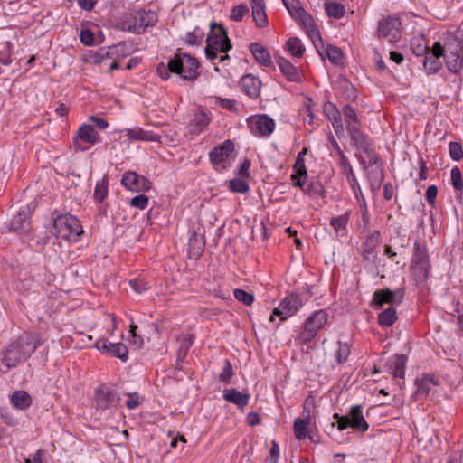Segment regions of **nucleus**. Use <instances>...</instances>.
<instances>
[{
	"mask_svg": "<svg viewBox=\"0 0 463 463\" xmlns=\"http://www.w3.org/2000/svg\"><path fill=\"white\" fill-rule=\"evenodd\" d=\"M325 9L328 16L335 19H340L345 15V6L337 2H326L325 3Z\"/></svg>",
	"mask_w": 463,
	"mask_h": 463,
	"instance_id": "nucleus-50",
	"label": "nucleus"
},
{
	"mask_svg": "<svg viewBox=\"0 0 463 463\" xmlns=\"http://www.w3.org/2000/svg\"><path fill=\"white\" fill-rule=\"evenodd\" d=\"M327 320L328 313L324 309H320L312 313L305 320L304 326L309 329H312L313 333L317 335V333L325 326V325L327 323Z\"/></svg>",
	"mask_w": 463,
	"mask_h": 463,
	"instance_id": "nucleus-29",
	"label": "nucleus"
},
{
	"mask_svg": "<svg viewBox=\"0 0 463 463\" xmlns=\"http://www.w3.org/2000/svg\"><path fill=\"white\" fill-rule=\"evenodd\" d=\"M439 379L433 374H423L415 380L416 391L412 394L411 398L414 400L425 399L432 386L439 385Z\"/></svg>",
	"mask_w": 463,
	"mask_h": 463,
	"instance_id": "nucleus-19",
	"label": "nucleus"
},
{
	"mask_svg": "<svg viewBox=\"0 0 463 463\" xmlns=\"http://www.w3.org/2000/svg\"><path fill=\"white\" fill-rule=\"evenodd\" d=\"M235 298L243 303L246 306H250L254 301V296L251 293H249L241 288H237L234 290Z\"/></svg>",
	"mask_w": 463,
	"mask_h": 463,
	"instance_id": "nucleus-60",
	"label": "nucleus"
},
{
	"mask_svg": "<svg viewBox=\"0 0 463 463\" xmlns=\"http://www.w3.org/2000/svg\"><path fill=\"white\" fill-rule=\"evenodd\" d=\"M338 349L336 352V361L338 364H342L345 363L350 354V345L347 343H343L341 341L337 342Z\"/></svg>",
	"mask_w": 463,
	"mask_h": 463,
	"instance_id": "nucleus-58",
	"label": "nucleus"
},
{
	"mask_svg": "<svg viewBox=\"0 0 463 463\" xmlns=\"http://www.w3.org/2000/svg\"><path fill=\"white\" fill-rule=\"evenodd\" d=\"M403 241V238L399 236L391 238L389 244L385 246V254H387L390 258L402 256L405 253Z\"/></svg>",
	"mask_w": 463,
	"mask_h": 463,
	"instance_id": "nucleus-42",
	"label": "nucleus"
},
{
	"mask_svg": "<svg viewBox=\"0 0 463 463\" xmlns=\"http://www.w3.org/2000/svg\"><path fill=\"white\" fill-rule=\"evenodd\" d=\"M441 57H435L432 55V47L430 52L420 58V61L422 63L423 68L428 75L438 73L441 68L442 63L439 61Z\"/></svg>",
	"mask_w": 463,
	"mask_h": 463,
	"instance_id": "nucleus-36",
	"label": "nucleus"
},
{
	"mask_svg": "<svg viewBox=\"0 0 463 463\" xmlns=\"http://www.w3.org/2000/svg\"><path fill=\"white\" fill-rule=\"evenodd\" d=\"M363 162L367 164L365 165V172L372 191L379 190L384 178L382 159L374 152L365 156V160Z\"/></svg>",
	"mask_w": 463,
	"mask_h": 463,
	"instance_id": "nucleus-8",
	"label": "nucleus"
},
{
	"mask_svg": "<svg viewBox=\"0 0 463 463\" xmlns=\"http://www.w3.org/2000/svg\"><path fill=\"white\" fill-rule=\"evenodd\" d=\"M206 109H198L194 111L192 119L187 125L188 134L191 136L200 135L209 125L211 118Z\"/></svg>",
	"mask_w": 463,
	"mask_h": 463,
	"instance_id": "nucleus-18",
	"label": "nucleus"
},
{
	"mask_svg": "<svg viewBox=\"0 0 463 463\" xmlns=\"http://www.w3.org/2000/svg\"><path fill=\"white\" fill-rule=\"evenodd\" d=\"M222 398L237 406L241 411L248 405L250 401V394L248 392H241L236 388H230L223 391Z\"/></svg>",
	"mask_w": 463,
	"mask_h": 463,
	"instance_id": "nucleus-27",
	"label": "nucleus"
},
{
	"mask_svg": "<svg viewBox=\"0 0 463 463\" xmlns=\"http://www.w3.org/2000/svg\"><path fill=\"white\" fill-rule=\"evenodd\" d=\"M301 190L305 194H308L309 196H314V197H324L325 196L324 185L318 180L309 182L306 187L304 184L303 188H301Z\"/></svg>",
	"mask_w": 463,
	"mask_h": 463,
	"instance_id": "nucleus-48",
	"label": "nucleus"
},
{
	"mask_svg": "<svg viewBox=\"0 0 463 463\" xmlns=\"http://www.w3.org/2000/svg\"><path fill=\"white\" fill-rule=\"evenodd\" d=\"M125 133V136L128 137L130 142L133 141H153L159 142L160 135L156 134L152 131L144 130L141 128H125L122 130Z\"/></svg>",
	"mask_w": 463,
	"mask_h": 463,
	"instance_id": "nucleus-26",
	"label": "nucleus"
},
{
	"mask_svg": "<svg viewBox=\"0 0 463 463\" xmlns=\"http://www.w3.org/2000/svg\"><path fill=\"white\" fill-rule=\"evenodd\" d=\"M157 14L153 11H136L126 14L119 22V27L123 31L134 33H142L149 26L155 25Z\"/></svg>",
	"mask_w": 463,
	"mask_h": 463,
	"instance_id": "nucleus-5",
	"label": "nucleus"
},
{
	"mask_svg": "<svg viewBox=\"0 0 463 463\" xmlns=\"http://www.w3.org/2000/svg\"><path fill=\"white\" fill-rule=\"evenodd\" d=\"M109 176L104 175L103 177L99 180L95 185L93 199L99 204V211L103 213L107 211V204L104 203L108 193H109Z\"/></svg>",
	"mask_w": 463,
	"mask_h": 463,
	"instance_id": "nucleus-28",
	"label": "nucleus"
},
{
	"mask_svg": "<svg viewBox=\"0 0 463 463\" xmlns=\"http://www.w3.org/2000/svg\"><path fill=\"white\" fill-rule=\"evenodd\" d=\"M328 60L334 64H340L343 60V52L339 47L334 45H327L326 49Z\"/></svg>",
	"mask_w": 463,
	"mask_h": 463,
	"instance_id": "nucleus-53",
	"label": "nucleus"
},
{
	"mask_svg": "<svg viewBox=\"0 0 463 463\" xmlns=\"http://www.w3.org/2000/svg\"><path fill=\"white\" fill-rule=\"evenodd\" d=\"M410 48L412 54L420 59L430 52V49L427 45V39L423 34L412 37L410 41Z\"/></svg>",
	"mask_w": 463,
	"mask_h": 463,
	"instance_id": "nucleus-39",
	"label": "nucleus"
},
{
	"mask_svg": "<svg viewBox=\"0 0 463 463\" xmlns=\"http://www.w3.org/2000/svg\"><path fill=\"white\" fill-rule=\"evenodd\" d=\"M379 38H388L390 43H396L402 37V22L398 17L389 16L380 21L377 28Z\"/></svg>",
	"mask_w": 463,
	"mask_h": 463,
	"instance_id": "nucleus-11",
	"label": "nucleus"
},
{
	"mask_svg": "<svg viewBox=\"0 0 463 463\" xmlns=\"http://www.w3.org/2000/svg\"><path fill=\"white\" fill-rule=\"evenodd\" d=\"M230 190L233 193L246 194L249 192L250 187L248 183L243 179L234 178L229 183Z\"/></svg>",
	"mask_w": 463,
	"mask_h": 463,
	"instance_id": "nucleus-57",
	"label": "nucleus"
},
{
	"mask_svg": "<svg viewBox=\"0 0 463 463\" xmlns=\"http://www.w3.org/2000/svg\"><path fill=\"white\" fill-rule=\"evenodd\" d=\"M252 16L256 25L259 28L266 27L269 24L265 11L264 3L251 4Z\"/></svg>",
	"mask_w": 463,
	"mask_h": 463,
	"instance_id": "nucleus-43",
	"label": "nucleus"
},
{
	"mask_svg": "<svg viewBox=\"0 0 463 463\" xmlns=\"http://www.w3.org/2000/svg\"><path fill=\"white\" fill-rule=\"evenodd\" d=\"M396 320V310L392 307H387L378 315V323L382 326L389 327L392 326Z\"/></svg>",
	"mask_w": 463,
	"mask_h": 463,
	"instance_id": "nucleus-47",
	"label": "nucleus"
},
{
	"mask_svg": "<svg viewBox=\"0 0 463 463\" xmlns=\"http://www.w3.org/2000/svg\"><path fill=\"white\" fill-rule=\"evenodd\" d=\"M45 340L38 333L25 332L6 345L0 353V360L6 370L25 362Z\"/></svg>",
	"mask_w": 463,
	"mask_h": 463,
	"instance_id": "nucleus-1",
	"label": "nucleus"
},
{
	"mask_svg": "<svg viewBox=\"0 0 463 463\" xmlns=\"http://www.w3.org/2000/svg\"><path fill=\"white\" fill-rule=\"evenodd\" d=\"M234 151V144L232 140H225L219 146L214 147L209 153V159L212 165L216 168V166L224 162Z\"/></svg>",
	"mask_w": 463,
	"mask_h": 463,
	"instance_id": "nucleus-22",
	"label": "nucleus"
},
{
	"mask_svg": "<svg viewBox=\"0 0 463 463\" xmlns=\"http://www.w3.org/2000/svg\"><path fill=\"white\" fill-rule=\"evenodd\" d=\"M449 157L453 161H460L463 158V146L462 144L456 141L449 143Z\"/></svg>",
	"mask_w": 463,
	"mask_h": 463,
	"instance_id": "nucleus-56",
	"label": "nucleus"
},
{
	"mask_svg": "<svg viewBox=\"0 0 463 463\" xmlns=\"http://www.w3.org/2000/svg\"><path fill=\"white\" fill-rule=\"evenodd\" d=\"M286 47L288 51L296 58L302 57L305 52V47L302 44L300 39L298 37L289 38L286 43Z\"/></svg>",
	"mask_w": 463,
	"mask_h": 463,
	"instance_id": "nucleus-49",
	"label": "nucleus"
},
{
	"mask_svg": "<svg viewBox=\"0 0 463 463\" xmlns=\"http://www.w3.org/2000/svg\"><path fill=\"white\" fill-rule=\"evenodd\" d=\"M290 16L303 27L313 28V17L301 5L298 0H282Z\"/></svg>",
	"mask_w": 463,
	"mask_h": 463,
	"instance_id": "nucleus-15",
	"label": "nucleus"
},
{
	"mask_svg": "<svg viewBox=\"0 0 463 463\" xmlns=\"http://www.w3.org/2000/svg\"><path fill=\"white\" fill-rule=\"evenodd\" d=\"M249 49L258 63L265 67H271L273 65L269 52L261 43H250Z\"/></svg>",
	"mask_w": 463,
	"mask_h": 463,
	"instance_id": "nucleus-31",
	"label": "nucleus"
},
{
	"mask_svg": "<svg viewBox=\"0 0 463 463\" xmlns=\"http://www.w3.org/2000/svg\"><path fill=\"white\" fill-rule=\"evenodd\" d=\"M448 71L453 74H459L463 68V51L460 52L442 56Z\"/></svg>",
	"mask_w": 463,
	"mask_h": 463,
	"instance_id": "nucleus-40",
	"label": "nucleus"
},
{
	"mask_svg": "<svg viewBox=\"0 0 463 463\" xmlns=\"http://www.w3.org/2000/svg\"><path fill=\"white\" fill-rule=\"evenodd\" d=\"M188 246L190 256L194 259H199L204 250L203 238L194 232L189 239Z\"/></svg>",
	"mask_w": 463,
	"mask_h": 463,
	"instance_id": "nucleus-41",
	"label": "nucleus"
},
{
	"mask_svg": "<svg viewBox=\"0 0 463 463\" xmlns=\"http://www.w3.org/2000/svg\"><path fill=\"white\" fill-rule=\"evenodd\" d=\"M51 232L57 238L78 241L83 234L80 222L71 214H61L53 220V227Z\"/></svg>",
	"mask_w": 463,
	"mask_h": 463,
	"instance_id": "nucleus-3",
	"label": "nucleus"
},
{
	"mask_svg": "<svg viewBox=\"0 0 463 463\" xmlns=\"http://www.w3.org/2000/svg\"><path fill=\"white\" fill-rule=\"evenodd\" d=\"M277 64L281 73L286 77L288 81L299 82L301 81V75L298 69L288 60L282 57L277 59Z\"/></svg>",
	"mask_w": 463,
	"mask_h": 463,
	"instance_id": "nucleus-32",
	"label": "nucleus"
},
{
	"mask_svg": "<svg viewBox=\"0 0 463 463\" xmlns=\"http://www.w3.org/2000/svg\"><path fill=\"white\" fill-rule=\"evenodd\" d=\"M250 128L252 132L256 130L260 136L268 137L273 132L275 122L269 116L261 115L255 120L254 125L251 124Z\"/></svg>",
	"mask_w": 463,
	"mask_h": 463,
	"instance_id": "nucleus-33",
	"label": "nucleus"
},
{
	"mask_svg": "<svg viewBox=\"0 0 463 463\" xmlns=\"http://www.w3.org/2000/svg\"><path fill=\"white\" fill-rule=\"evenodd\" d=\"M124 51L125 43H118L107 48H99L97 52H90L87 61L90 63L99 65L106 63L109 59H114L116 55L118 57H125Z\"/></svg>",
	"mask_w": 463,
	"mask_h": 463,
	"instance_id": "nucleus-13",
	"label": "nucleus"
},
{
	"mask_svg": "<svg viewBox=\"0 0 463 463\" xmlns=\"http://www.w3.org/2000/svg\"><path fill=\"white\" fill-rule=\"evenodd\" d=\"M80 40L85 46H91L94 44V33L90 29H82L80 34Z\"/></svg>",
	"mask_w": 463,
	"mask_h": 463,
	"instance_id": "nucleus-64",
	"label": "nucleus"
},
{
	"mask_svg": "<svg viewBox=\"0 0 463 463\" xmlns=\"http://www.w3.org/2000/svg\"><path fill=\"white\" fill-rule=\"evenodd\" d=\"M8 230L17 234H27L31 231L30 218L24 211H21L10 222Z\"/></svg>",
	"mask_w": 463,
	"mask_h": 463,
	"instance_id": "nucleus-25",
	"label": "nucleus"
},
{
	"mask_svg": "<svg viewBox=\"0 0 463 463\" xmlns=\"http://www.w3.org/2000/svg\"><path fill=\"white\" fill-rule=\"evenodd\" d=\"M380 233L374 232L368 236L362 245V258L364 261L374 263L377 259V252L375 247L378 243Z\"/></svg>",
	"mask_w": 463,
	"mask_h": 463,
	"instance_id": "nucleus-24",
	"label": "nucleus"
},
{
	"mask_svg": "<svg viewBox=\"0 0 463 463\" xmlns=\"http://www.w3.org/2000/svg\"><path fill=\"white\" fill-rule=\"evenodd\" d=\"M346 130L355 147L364 152L365 156L375 152L369 137L360 130L359 126H356L355 124H347Z\"/></svg>",
	"mask_w": 463,
	"mask_h": 463,
	"instance_id": "nucleus-17",
	"label": "nucleus"
},
{
	"mask_svg": "<svg viewBox=\"0 0 463 463\" xmlns=\"http://www.w3.org/2000/svg\"><path fill=\"white\" fill-rule=\"evenodd\" d=\"M120 183L127 190L136 193L146 192L152 186V183L146 176L133 171L126 172Z\"/></svg>",
	"mask_w": 463,
	"mask_h": 463,
	"instance_id": "nucleus-14",
	"label": "nucleus"
},
{
	"mask_svg": "<svg viewBox=\"0 0 463 463\" xmlns=\"http://www.w3.org/2000/svg\"><path fill=\"white\" fill-rule=\"evenodd\" d=\"M204 33L199 28H195L185 34V43L189 45H200L203 40Z\"/></svg>",
	"mask_w": 463,
	"mask_h": 463,
	"instance_id": "nucleus-54",
	"label": "nucleus"
},
{
	"mask_svg": "<svg viewBox=\"0 0 463 463\" xmlns=\"http://www.w3.org/2000/svg\"><path fill=\"white\" fill-rule=\"evenodd\" d=\"M387 371L396 378L403 379L405 375V355L394 354L386 362Z\"/></svg>",
	"mask_w": 463,
	"mask_h": 463,
	"instance_id": "nucleus-30",
	"label": "nucleus"
},
{
	"mask_svg": "<svg viewBox=\"0 0 463 463\" xmlns=\"http://www.w3.org/2000/svg\"><path fill=\"white\" fill-rule=\"evenodd\" d=\"M302 306L303 302L297 293H290L280 301L278 307L273 309L269 320L274 321L277 316L283 322L297 314Z\"/></svg>",
	"mask_w": 463,
	"mask_h": 463,
	"instance_id": "nucleus-9",
	"label": "nucleus"
},
{
	"mask_svg": "<svg viewBox=\"0 0 463 463\" xmlns=\"http://www.w3.org/2000/svg\"><path fill=\"white\" fill-rule=\"evenodd\" d=\"M307 31V35L312 40L313 44L318 50L320 47L324 46L323 39L321 37V33L317 29L315 21H313V28L312 27H304Z\"/></svg>",
	"mask_w": 463,
	"mask_h": 463,
	"instance_id": "nucleus-52",
	"label": "nucleus"
},
{
	"mask_svg": "<svg viewBox=\"0 0 463 463\" xmlns=\"http://www.w3.org/2000/svg\"><path fill=\"white\" fill-rule=\"evenodd\" d=\"M119 402L120 398L117 391L108 384H102L95 391V404L98 410L115 409Z\"/></svg>",
	"mask_w": 463,
	"mask_h": 463,
	"instance_id": "nucleus-10",
	"label": "nucleus"
},
{
	"mask_svg": "<svg viewBox=\"0 0 463 463\" xmlns=\"http://www.w3.org/2000/svg\"><path fill=\"white\" fill-rule=\"evenodd\" d=\"M148 196L144 194H138L130 200V205L132 207L144 210L148 206Z\"/></svg>",
	"mask_w": 463,
	"mask_h": 463,
	"instance_id": "nucleus-61",
	"label": "nucleus"
},
{
	"mask_svg": "<svg viewBox=\"0 0 463 463\" xmlns=\"http://www.w3.org/2000/svg\"><path fill=\"white\" fill-rule=\"evenodd\" d=\"M463 51V41L459 40L453 33H447L443 43L436 41L432 45V55L442 57L446 54L460 52Z\"/></svg>",
	"mask_w": 463,
	"mask_h": 463,
	"instance_id": "nucleus-12",
	"label": "nucleus"
},
{
	"mask_svg": "<svg viewBox=\"0 0 463 463\" xmlns=\"http://www.w3.org/2000/svg\"><path fill=\"white\" fill-rule=\"evenodd\" d=\"M334 419H336V425L339 430H344L347 428H352L360 432H365L369 426L363 416L362 405H354L351 407L346 415L340 416L338 413L334 414Z\"/></svg>",
	"mask_w": 463,
	"mask_h": 463,
	"instance_id": "nucleus-7",
	"label": "nucleus"
},
{
	"mask_svg": "<svg viewBox=\"0 0 463 463\" xmlns=\"http://www.w3.org/2000/svg\"><path fill=\"white\" fill-rule=\"evenodd\" d=\"M317 335L313 333L312 329L306 327L303 325L302 330L298 334L296 337V341L298 342L299 345L306 346V349L302 348V351L305 353H309L310 350L316 347L314 343Z\"/></svg>",
	"mask_w": 463,
	"mask_h": 463,
	"instance_id": "nucleus-38",
	"label": "nucleus"
},
{
	"mask_svg": "<svg viewBox=\"0 0 463 463\" xmlns=\"http://www.w3.org/2000/svg\"><path fill=\"white\" fill-rule=\"evenodd\" d=\"M233 374L234 373L231 361L228 359L224 360L222 371L218 377L219 381L223 383H229Z\"/></svg>",
	"mask_w": 463,
	"mask_h": 463,
	"instance_id": "nucleus-59",
	"label": "nucleus"
},
{
	"mask_svg": "<svg viewBox=\"0 0 463 463\" xmlns=\"http://www.w3.org/2000/svg\"><path fill=\"white\" fill-rule=\"evenodd\" d=\"M205 55L209 60L217 58L218 52L226 53L232 49L227 30L216 23L211 24V32L206 39Z\"/></svg>",
	"mask_w": 463,
	"mask_h": 463,
	"instance_id": "nucleus-4",
	"label": "nucleus"
},
{
	"mask_svg": "<svg viewBox=\"0 0 463 463\" xmlns=\"http://www.w3.org/2000/svg\"><path fill=\"white\" fill-rule=\"evenodd\" d=\"M99 133L91 125L83 124L79 128L77 135L73 137L74 147L76 150L84 151L88 149L89 146H82L80 142L94 145L99 141Z\"/></svg>",
	"mask_w": 463,
	"mask_h": 463,
	"instance_id": "nucleus-16",
	"label": "nucleus"
},
{
	"mask_svg": "<svg viewBox=\"0 0 463 463\" xmlns=\"http://www.w3.org/2000/svg\"><path fill=\"white\" fill-rule=\"evenodd\" d=\"M307 148H303L296 158V162L293 165L295 173L291 175V179L294 182V185L299 188H303V185L307 182V172L305 166L304 156L307 154Z\"/></svg>",
	"mask_w": 463,
	"mask_h": 463,
	"instance_id": "nucleus-21",
	"label": "nucleus"
},
{
	"mask_svg": "<svg viewBox=\"0 0 463 463\" xmlns=\"http://www.w3.org/2000/svg\"><path fill=\"white\" fill-rule=\"evenodd\" d=\"M340 167L343 173L346 175V180L349 185L351 186L353 192L358 198L359 194H362V189L348 159L340 162Z\"/></svg>",
	"mask_w": 463,
	"mask_h": 463,
	"instance_id": "nucleus-35",
	"label": "nucleus"
},
{
	"mask_svg": "<svg viewBox=\"0 0 463 463\" xmlns=\"http://www.w3.org/2000/svg\"><path fill=\"white\" fill-rule=\"evenodd\" d=\"M343 114L346 126L347 124H355L356 126H360V119L357 117L355 109L351 105H345L343 108Z\"/></svg>",
	"mask_w": 463,
	"mask_h": 463,
	"instance_id": "nucleus-55",
	"label": "nucleus"
},
{
	"mask_svg": "<svg viewBox=\"0 0 463 463\" xmlns=\"http://www.w3.org/2000/svg\"><path fill=\"white\" fill-rule=\"evenodd\" d=\"M249 12L246 5H235L232 10L231 19L233 21H241L243 16Z\"/></svg>",
	"mask_w": 463,
	"mask_h": 463,
	"instance_id": "nucleus-63",
	"label": "nucleus"
},
{
	"mask_svg": "<svg viewBox=\"0 0 463 463\" xmlns=\"http://www.w3.org/2000/svg\"><path fill=\"white\" fill-rule=\"evenodd\" d=\"M240 85L242 91L251 99H257L260 94L261 81L252 74L242 76Z\"/></svg>",
	"mask_w": 463,
	"mask_h": 463,
	"instance_id": "nucleus-23",
	"label": "nucleus"
},
{
	"mask_svg": "<svg viewBox=\"0 0 463 463\" xmlns=\"http://www.w3.org/2000/svg\"><path fill=\"white\" fill-rule=\"evenodd\" d=\"M349 212H346L342 215L331 218L330 224L335 231L336 234H340L341 236L346 235V225L349 222Z\"/></svg>",
	"mask_w": 463,
	"mask_h": 463,
	"instance_id": "nucleus-45",
	"label": "nucleus"
},
{
	"mask_svg": "<svg viewBox=\"0 0 463 463\" xmlns=\"http://www.w3.org/2000/svg\"><path fill=\"white\" fill-rule=\"evenodd\" d=\"M96 347L100 352L118 357L123 362L128 358V349L123 343L113 344L107 340H99L96 343Z\"/></svg>",
	"mask_w": 463,
	"mask_h": 463,
	"instance_id": "nucleus-20",
	"label": "nucleus"
},
{
	"mask_svg": "<svg viewBox=\"0 0 463 463\" xmlns=\"http://www.w3.org/2000/svg\"><path fill=\"white\" fill-rule=\"evenodd\" d=\"M129 286L135 292H137L138 294H141L149 288L148 283L141 279H130Z\"/></svg>",
	"mask_w": 463,
	"mask_h": 463,
	"instance_id": "nucleus-62",
	"label": "nucleus"
},
{
	"mask_svg": "<svg viewBox=\"0 0 463 463\" xmlns=\"http://www.w3.org/2000/svg\"><path fill=\"white\" fill-rule=\"evenodd\" d=\"M450 181L456 192V197L461 199L463 194V179L461 171L457 165L450 170Z\"/></svg>",
	"mask_w": 463,
	"mask_h": 463,
	"instance_id": "nucleus-46",
	"label": "nucleus"
},
{
	"mask_svg": "<svg viewBox=\"0 0 463 463\" xmlns=\"http://www.w3.org/2000/svg\"><path fill=\"white\" fill-rule=\"evenodd\" d=\"M307 419L297 418L294 421V431L296 439L302 440L307 437Z\"/></svg>",
	"mask_w": 463,
	"mask_h": 463,
	"instance_id": "nucleus-51",
	"label": "nucleus"
},
{
	"mask_svg": "<svg viewBox=\"0 0 463 463\" xmlns=\"http://www.w3.org/2000/svg\"><path fill=\"white\" fill-rule=\"evenodd\" d=\"M11 402L19 410H25L32 404V398L25 391H15L11 396Z\"/></svg>",
	"mask_w": 463,
	"mask_h": 463,
	"instance_id": "nucleus-44",
	"label": "nucleus"
},
{
	"mask_svg": "<svg viewBox=\"0 0 463 463\" xmlns=\"http://www.w3.org/2000/svg\"><path fill=\"white\" fill-rule=\"evenodd\" d=\"M399 294V298H402L400 290L392 291L389 288L376 290L373 293V304L378 308L382 307L384 304H392L395 301V296Z\"/></svg>",
	"mask_w": 463,
	"mask_h": 463,
	"instance_id": "nucleus-34",
	"label": "nucleus"
},
{
	"mask_svg": "<svg viewBox=\"0 0 463 463\" xmlns=\"http://www.w3.org/2000/svg\"><path fill=\"white\" fill-rule=\"evenodd\" d=\"M431 269L430 254L424 241H415L411 260V279L413 285L423 290Z\"/></svg>",
	"mask_w": 463,
	"mask_h": 463,
	"instance_id": "nucleus-2",
	"label": "nucleus"
},
{
	"mask_svg": "<svg viewBox=\"0 0 463 463\" xmlns=\"http://www.w3.org/2000/svg\"><path fill=\"white\" fill-rule=\"evenodd\" d=\"M194 335L192 334L181 335L178 338L179 347L176 352L177 364L183 363L194 343Z\"/></svg>",
	"mask_w": 463,
	"mask_h": 463,
	"instance_id": "nucleus-37",
	"label": "nucleus"
},
{
	"mask_svg": "<svg viewBox=\"0 0 463 463\" xmlns=\"http://www.w3.org/2000/svg\"><path fill=\"white\" fill-rule=\"evenodd\" d=\"M199 66L198 60L188 53H176L171 59L172 73L178 74L186 80H194L200 76Z\"/></svg>",
	"mask_w": 463,
	"mask_h": 463,
	"instance_id": "nucleus-6",
	"label": "nucleus"
}]
</instances>
